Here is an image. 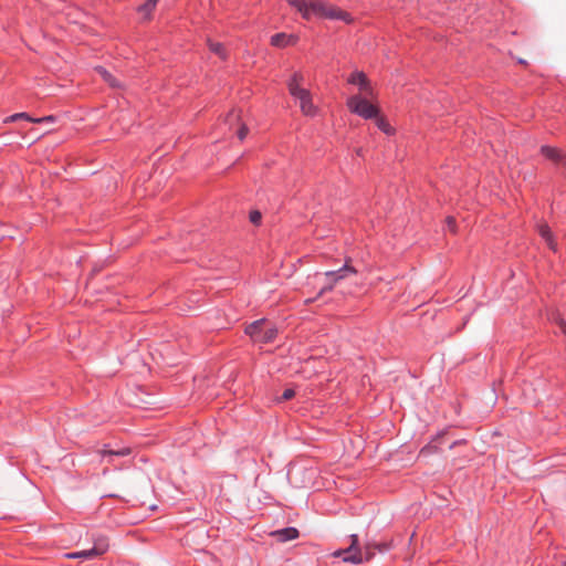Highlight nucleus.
I'll return each mask as SVG.
<instances>
[{
    "mask_svg": "<svg viewBox=\"0 0 566 566\" xmlns=\"http://www.w3.org/2000/svg\"><path fill=\"white\" fill-rule=\"evenodd\" d=\"M54 116L50 115V116H45V117H40V118H34V119H31L32 123H52L54 122Z\"/></svg>",
    "mask_w": 566,
    "mask_h": 566,
    "instance_id": "393cba45",
    "label": "nucleus"
},
{
    "mask_svg": "<svg viewBox=\"0 0 566 566\" xmlns=\"http://www.w3.org/2000/svg\"><path fill=\"white\" fill-rule=\"evenodd\" d=\"M563 566H566V563Z\"/></svg>",
    "mask_w": 566,
    "mask_h": 566,
    "instance_id": "cd10ccee",
    "label": "nucleus"
},
{
    "mask_svg": "<svg viewBox=\"0 0 566 566\" xmlns=\"http://www.w3.org/2000/svg\"><path fill=\"white\" fill-rule=\"evenodd\" d=\"M538 232L543 239H545L547 245L551 250L556 251L557 250V243L554 240L553 233L549 229V227L544 223L538 227Z\"/></svg>",
    "mask_w": 566,
    "mask_h": 566,
    "instance_id": "f8f14e48",
    "label": "nucleus"
},
{
    "mask_svg": "<svg viewBox=\"0 0 566 566\" xmlns=\"http://www.w3.org/2000/svg\"><path fill=\"white\" fill-rule=\"evenodd\" d=\"M363 554H364V562L369 560L374 556V552L371 551V546L370 545H366L365 551L363 552Z\"/></svg>",
    "mask_w": 566,
    "mask_h": 566,
    "instance_id": "a878e982",
    "label": "nucleus"
},
{
    "mask_svg": "<svg viewBox=\"0 0 566 566\" xmlns=\"http://www.w3.org/2000/svg\"><path fill=\"white\" fill-rule=\"evenodd\" d=\"M347 107L352 113H355L366 119L377 117L378 115V108L358 95L348 98Z\"/></svg>",
    "mask_w": 566,
    "mask_h": 566,
    "instance_id": "20e7f679",
    "label": "nucleus"
},
{
    "mask_svg": "<svg viewBox=\"0 0 566 566\" xmlns=\"http://www.w3.org/2000/svg\"><path fill=\"white\" fill-rule=\"evenodd\" d=\"M107 548H108V543L105 537H97L94 541L93 549H94V554H96L97 556L103 555L107 551Z\"/></svg>",
    "mask_w": 566,
    "mask_h": 566,
    "instance_id": "4468645a",
    "label": "nucleus"
},
{
    "mask_svg": "<svg viewBox=\"0 0 566 566\" xmlns=\"http://www.w3.org/2000/svg\"><path fill=\"white\" fill-rule=\"evenodd\" d=\"M209 49H210L211 52L217 54L222 60L227 59L226 50H224V48H223V45L221 43L209 41Z\"/></svg>",
    "mask_w": 566,
    "mask_h": 566,
    "instance_id": "dca6fc26",
    "label": "nucleus"
},
{
    "mask_svg": "<svg viewBox=\"0 0 566 566\" xmlns=\"http://www.w3.org/2000/svg\"><path fill=\"white\" fill-rule=\"evenodd\" d=\"M290 6L294 7L301 14H306L305 2L306 0H286Z\"/></svg>",
    "mask_w": 566,
    "mask_h": 566,
    "instance_id": "6ab92c4d",
    "label": "nucleus"
},
{
    "mask_svg": "<svg viewBox=\"0 0 566 566\" xmlns=\"http://www.w3.org/2000/svg\"><path fill=\"white\" fill-rule=\"evenodd\" d=\"M303 80V75L295 72L287 82V88L290 94L298 102L302 114L305 116H315L317 114V107L313 104L311 92L301 86Z\"/></svg>",
    "mask_w": 566,
    "mask_h": 566,
    "instance_id": "f03ea898",
    "label": "nucleus"
},
{
    "mask_svg": "<svg viewBox=\"0 0 566 566\" xmlns=\"http://www.w3.org/2000/svg\"><path fill=\"white\" fill-rule=\"evenodd\" d=\"M67 558H83V559H93L98 557L96 554H94L93 547L90 549H84L81 552L70 553L66 554Z\"/></svg>",
    "mask_w": 566,
    "mask_h": 566,
    "instance_id": "ddd939ff",
    "label": "nucleus"
},
{
    "mask_svg": "<svg viewBox=\"0 0 566 566\" xmlns=\"http://www.w3.org/2000/svg\"><path fill=\"white\" fill-rule=\"evenodd\" d=\"M245 333L253 339V342L266 344L275 339L277 328L273 324L268 323L264 319H260L251 323L245 328Z\"/></svg>",
    "mask_w": 566,
    "mask_h": 566,
    "instance_id": "7ed1b4c3",
    "label": "nucleus"
},
{
    "mask_svg": "<svg viewBox=\"0 0 566 566\" xmlns=\"http://www.w3.org/2000/svg\"><path fill=\"white\" fill-rule=\"evenodd\" d=\"M261 219H262V216H261L260 211L254 210V211L250 212V221L253 224L258 226L261 222Z\"/></svg>",
    "mask_w": 566,
    "mask_h": 566,
    "instance_id": "5701e85b",
    "label": "nucleus"
},
{
    "mask_svg": "<svg viewBox=\"0 0 566 566\" xmlns=\"http://www.w3.org/2000/svg\"><path fill=\"white\" fill-rule=\"evenodd\" d=\"M306 14H302L304 19H311L313 15L332 20H342L350 23L353 19L349 13L338 7L328 4L322 0H312L305 2Z\"/></svg>",
    "mask_w": 566,
    "mask_h": 566,
    "instance_id": "f257e3e1",
    "label": "nucleus"
},
{
    "mask_svg": "<svg viewBox=\"0 0 566 566\" xmlns=\"http://www.w3.org/2000/svg\"><path fill=\"white\" fill-rule=\"evenodd\" d=\"M348 82L354 85H358L361 91L366 92L367 94L371 95L373 91L369 85V82L366 77V75L363 72H354L349 78Z\"/></svg>",
    "mask_w": 566,
    "mask_h": 566,
    "instance_id": "1a4fd4ad",
    "label": "nucleus"
},
{
    "mask_svg": "<svg viewBox=\"0 0 566 566\" xmlns=\"http://www.w3.org/2000/svg\"><path fill=\"white\" fill-rule=\"evenodd\" d=\"M20 118H23L25 120H29L31 122V119H34L33 117H30L27 113H18V114H14V115H11L8 120L10 122H15Z\"/></svg>",
    "mask_w": 566,
    "mask_h": 566,
    "instance_id": "4be33fe9",
    "label": "nucleus"
},
{
    "mask_svg": "<svg viewBox=\"0 0 566 566\" xmlns=\"http://www.w3.org/2000/svg\"><path fill=\"white\" fill-rule=\"evenodd\" d=\"M226 122L229 124L230 129L237 127V135L240 140H243L248 134V127L245 124L241 123V112L240 111H231L226 118Z\"/></svg>",
    "mask_w": 566,
    "mask_h": 566,
    "instance_id": "0eeeda50",
    "label": "nucleus"
},
{
    "mask_svg": "<svg viewBox=\"0 0 566 566\" xmlns=\"http://www.w3.org/2000/svg\"><path fill=\"white\" fill-rule=\"evenodd\" d=\"M334 556L342 557L343 562L352 564H360L364 562L363 551L358 547L357 535H352V544L345 549H339L334 553Z\"/></svg>",
    "mask_w": 566,
    "mask_h": 566,
    "instance_id": "39448f33",
    "label": "nucleus"
},
{
    "mask_svg": "<svg viewBox=\"0 0 566 566\" xmlns=\"http://www.w3.org/2000/svg\"><path fill=\"white\" fill-rule=\"evenodd\" d=\"M559 325H560V327H562V329H563L564 334H566V324H565V322H564V321H560Z\"/></svg>",
    "mask_w": 566,
    "mask_h": 566,
    "instance_id": "bb28decb",
    "label": "nucleus"
},
{
    "mask_svg": "<svg viewBox=\"0 0 566 566\" xmlns=\"http://www.w3.org/2000/svg\"><path fill=\"white\" fill-rule=\"evenodd\" d=\"M295 42L296 38L294 35H289L285 33H276L271 38V44L277 48L293 45Z\"/></svg>",
    "mask_w": 566,
    "mask_h": 566,
    "instance_id": "9d476101",
    "label": "nucleus"
},
{
    "mask_svg": "<svg viewBox=\"0 0 566 566\" xmlns=\"http://www.w3.org/2000/svg\"><path fill=\"white\" fill-rule=\"evenodd\" d=\"M102 455H120V457H125V455H129L132 450L130 448H122L119 450H101L98 451Z\"/></svg>",
    "mask_w": 566,
    "mask_h": 566,
    "instance_id": "f3484780",
    "label": "nucleus"
},
{
    "mask_svg": "<svg viewBox=\"0 0 566 566\" xmlns=\"http://www.w3.org/2000/svg\"><path fill=\"white\" fill-rule=\"evenodd\" d=\"M295 396V391L294 389L292 388H287L283 391L282 396H281V400L282 401H285V400H290L292 399L293 397Z\"/></svg>",
    "mask_w": 566,
    "mask_h": 566,
    "instance_id": "b1692460",
    "label": "nucleus"
},
{
    "mask_svg": "<svg viewBox=\"0 0 566 566\" xmlns=\"http://www.w3.org/2000/svg\"><path fill=\"white\" fill-rule=\"evenodd\" d=\"M276 537L280 542H287L298 537V531L295 527H286L283 530L275 531L271 534Z\"/></svg>",
    "mask_w": 566,
    "mask_h": 566,
    "instance_id": "9b49d317",
    "label": "nucleus"
},
{
    "mask_svg": "<svg viewBox=\"0 0 566 566\" xmlns=\"http://www.w3.org/2000/svg\"><path fill=\"white\" fill-rule=\"evenodd\" d=\"M446 229L448 231H450L451 233H455L457 232L455 220H454L453 217H448L446 219Z\"/></svg>",
    "mask_w": 566,
    "mask_h": 566,
    "instance_id": "412c9836",
    "label": "nucleus"
},
{
    "mask_svg": "<svg viewBox=\"0 0 566 566\" xmlns=\"http://www.w3.org/2000/svg\"><path fill=\"white\" fill-rule=\"evenodd\" d=\"M376 124H377L378 128H379L380 130H382L385 134L390 135V134H392V133H394L392 127L389 125V123H388L384 117H379V116L377 115V117H376Z\"/></svg>",
    "mask_w": 566,
    "mask_h": 566,
    "instance_id": "a211bd4d",
    "label": "nucleus"
},
{
    "mask_svg": "<svg viewBox=\"0 0 566 566\" xmlns=\"http://www.w3.org/2000/svg\"><path fill=\"white\" fill-rule=\"evenodd\" d=\"M98 74L102 76V78L107 82L112 87H119V83L116 81V78L105 69L98 67L96 69Z\"/></svg>",
    "mask_w": 566,
    "mask_h": 566,
    "instance_id": "2eb2a0df",
    "label": "nucleus"
},
{
    "mask_svg": "<svg viewBox=\"0 0 566 566\" xmlns=\"http://www.w3.org/2000/svg\"><path fill=\"white\" fill-rule=\"evenodd\" d=\"M355 268L349 265V260L346 261L345 265L337 271H329L325 273L328 283L319 291L318 295H323L326 292L333 290L334 285L340 280L345 279L347 274H356Z\"/></svg>",
    "mask_w": 566,
    "mask_h": 566,
    "instance_id": "423d86ee",
    "label": "nucleus"
},
{
    "mask_svg": "<svg viewBox=\"0 0 566 566\" xmlns=\"http://www.w3.org/2000/svg\"><path fill=\"white\" fill-rule=\"evenodd\" d=\"M541 153L548 159L559 163L566 167V154H563L559 149L551 146H542Z\"/></svg>",
    "mask_w": 566,
    "mask_h": 566,
    "instance_id": "6e6552de",
    "label": "nucleus"
},
{
    "mask_svg": "<svg viewBox=\"0 0 566 566\" xmlns=\"http://www.w3.org/2000/svg\"><path fill=\"white\" fill-rule=\"evenodd\" d=\"M158 0H147V2L140 7V11L146 12L149 14L156 7Z\"/></svg>",
    "mask_w": 566,
    "mask_h": 566,
    "instance_id": "aec40b11",
    "label": "nucleus"
}]
</instances>
